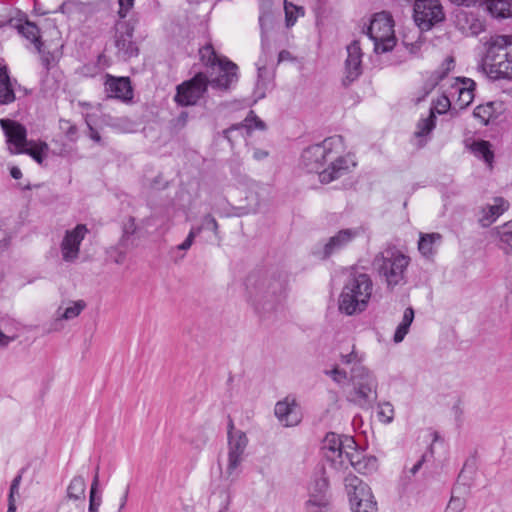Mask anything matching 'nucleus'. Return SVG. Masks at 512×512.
<instances>
[{"label": "nucleus", "mask_w": 512, "mask_h": 512, "mask_svg": "<svg viewBox=\"0 0 512 512\" xmlns=\"http://www.w3.org/2000/svg\"><path fill=\"white\" fill-rule=\"evenodd\" d=\"M137 232V225L133 217L127 218L122 227V236L119 240V246L126 249H132L136 246L135 233Z\"/></svg>", "instance_id": "obj_35"}, {"label": "nucleus", "mask_w": 512, "mask_h": 512, "mask_svg": "<svg viewBox=\"0 0 512 512\" xmlns=\"http://www.w3.org/2000/svg\"><path fill=\"white\" fill-rule=\"evenodd\" d=\"M349 381L353 387L351 400L365 404L376 399L377 381L374 375L363 365L352 367Z\"/></svg>", "instance_id": "obj_6"}, {"label": "nucleus", "mask_w": 512, "mask_h": 512, "mask_svg": "<svg viewBox=\"0 0 512 512\" xmlns=\"http://www.w3.org/2000/svg\"><path fill=\"white\" fill-rule=\"evenodd\" d=\"M410 257L395 247H388L374 258L373 265L389 287L405 283Z\"/></svg>", "instance_id": "obj_4"}, {"label": "nucleus", "mask_w": 512, "mask_h": 512, "mask_svg": "<svg viewBox=\"0 0 512 512\" xmlns=\"http://www.w3.org/2000/svg\"><path fill=\"white\" fill-rule=\"evenodd\" d=\"M367 35L373 42L376 53L392 50L396 45V37L391 15L386 12L376 13L370 21Z\"/></svg>", "instance_id": "obj_5"}, {"label": "nucleus", "mask_w": 512, "mask_h": 512, "mask_svg": "<svg viewBox=\"0 0 512 512\" xmlns=\"http://www.w3.org/2000/svg\"><path fill=\"white\" fill-rule=\"evenodd\" d=\"M90 128V137L96 141V142H99L100 141V135L99 133L94 130L92 127H89Z\"/></svg>", "instance_id": "obj_62"}, {"label": "nucleus", "mask_w": 512, "mask_h": 512, "mask_svg": "<svg viewBox=\"0 0 512 512\" xmlns=\"http://www.w3.org/2000/svg\"><path fill=\"white\" fill-rule=\"evenodd\" d=\"M502 104L498 101H490L485 104L478 105L473 112L475 118L479 119L481 124L487 125L489 121L496 117Z\"/></svg>", "instance_id": "obj_32"}, {"label": "nucleus", "mask_w": 512, "mask_h": 512, "mask_svg": "<svg viewBox=\"0 0 512 512\" xmlns=\"http://www.w3.org/2000/svg\"><path fill=\"white\" fill-rule=\"evenodd\" d=\"M435 114L433 110L429 111V114L426 117L421 118L416 126V130L414 132V136L419 139V144L422 146L427 141V136L432 132L435 128Z\"/></svg>", "instance_id": "obj_33"}, {"label": "nucleus", "mask_w": 512, "mask_h": 512, "mask_svg": "<svg viewBox=\"0 0 512 512\" xmlns=\"http://www.w3.org/2000/svg\"><path fill=\"white\" fill-rule=\"evenodd\" d=\"M268 156V152L261 150V149H255L253 152V158L256 160H263Z\"/></svg>", "instance_id": "obj_57"}, {"label": "nucleus", "mask_w": 512, "mask_h": 512, "mask_svg": "<svg viewBox=\"0 0 512 512\" xmlns=\"http://www.w3.org/2000/svg\"><path fill=\"white\" fill-rule=\"evenodd\" d=\"M326 375L330 376L333 381H335L339 385H344L347 383L350 377H348L347 373L344 370L339 369L338 367L325 371Z\"/></svg>", "instance_id": "obj_49"}, {"label": "nucleus", "mask_w": 512, "mask_h": 512, "mask_svg": "<svg viewBox=\"0 0 512 512\" xmlns=\"http://www.w3.org/2000/svg\"><path fill=\"white\" fill-rule=\"evenodd\" d=\"M60 129L70 141H75L77 138V128L68 120H60Z\"/></svg>", "instance_id": "obj_48"}, {"label": "nucleus", "mask_w": 512, "mask_h": 512, "mask_svg": "<svg viewBox=\"0 0 512 512\" xmlns=\"http://www.w3.org/2000/svg\"><path fill=\"white\" fill-rule=\"evenodd\" d=\"M362 360L363 355L355 351L354 347L349 353L341 354V363L345 365H351V368L362 365Z\"/></svg>", "instance_id": "obj_46"}, {"label": "nucleus", "mask_w": 512, "mask_h": 512, "mask_svg": "<svg viewBox=\"0 0 512 512\" xmlns=\"http://www.w3.org/2000/svg\"><path fill=\"white\" fill-rule=\"evenodd\" d=\"M329 482L324 472L316 476L309 486V500L306 504L307 512H327Z\"/></svg>", "instance_id": "obj_13"}, {"label": "nucleus", "mask_w": 512, "mask_h": 512, "mask_svg": "<svg viewBox=\"0 0 512 512\" xmlns=\"http://www.w3.org/2000/svg\"><path fill=\"white\" fill-rule=\"evenodd\" d=\"M199 234H200V229H191L189 231L186 239L181 244H179L176 248L178 250H182V251L188 250L192 246L195 237Z\"/></svg>", "instance_id": "obj_51"}, {"label": "nucleus", "mask_w": 512, "mask_h": 512, "mask_svg": "<svg viewBox=\"0 0 512 512\" xmlns=\"http://www.w3.org/2000/svg\"><path fill=\"white\" fill-rule=\"evenodd\" d=\"M15 100L13 83L6 65H0V104H10Z\"/></svg>", "instance_id": "obj_27"}, {"label": "nucleus", "mask_w": 512, "mask_h": 512, "mask_svg": "<svg viewBox=\"0 0 512 512\" xmlns=\"http://www.w3.org/2000/svg\"><path fill=\"white\" fill-rule=\"evenodd\" d=\"M216 66L218 68V75L210 81L208 80V83L213 88L228 89L237 81V65L227 59H224Z\"/></svg>", "instance_id": "obj_22"}, {"label": "nucleus", "mask_w": 512, "mask_h": 512, "mask_svg": "<svg viewBox=\"0 0 512 512\" xmlns=\"http://www.w3.org/2000/svg\"><path fill=\"white\" fill-rule=\"evenodd\" d=\"M129 249H126L124 247L119 246V244L111 250V257L113 258L114 262L117 264L124 263L126 259V253Z\"/></svg>", "instance_id": "obj_52"}, {"label": "nucleus", "mask_w": 512, "mask_h": 512, "mask_svg": "<svg viewBox=\"0 0 512 512\" xmlns=\"http://www.w3.org/2000/svg\"><path fill=\"white\" fill-rule=\"evenodd\" d=\"M351 465L356 471L362 474H372L378 469V460L375 456L364 455L356 447L347 454L346 466Z\"/></svg>", "instance_id": "obj_23"}, {"label": "nucleus", "mask_w": 512, "mask_h": 512, "mask_svg": "<svg viewBox=\"0 0 512 512\" xmlns=\"http://www.w3.org/2000/svg\"><path fill=\"white\" fill-rule=\"evenodd\" d=\"M345 491L350 506L359 502V499L373 498L371 488L359 477L349 474L344 478Z\"/></svg>", "instance_id": "obj_21"}, {"label": "nucleus", "mask_w": 512, "mask_h": 512, "mask_svg": "<svg viewBox=\"0 0 512 512\" xmlns=\"http://www.w3.org/2000/svg\"><path fill=\"white\" fill-rule=\"evenodd\" d=\"M362 50L360 43L354 40L347 46V58L345 61L344 84L348 85L355 81L362 73Z\"/></svg>", "instance_id": "obj_19"}, {"label": "nucleus", "mask_w": 512, "mask_h": 512, "mask_svg": "<svg viewBox=\"0 0 512 512\" xmlns=\"http://www.w3.org/2000/svg\"><path fill=\"white\" fill-rule=\"evenodd\" d=\"M509 203L502 197L493 198L492 203L482 207L479 215V223L482 227H488L494 223L507 209Z\"/></svg>", "instance_id": "obj_24"}, {"label": "nucleus", "mask_w": 512, "mask_h": 512, "mask_svg": "<svg viewBox=\"0 0 512 512\" xmlns=\"http://www.w3.org/2000/svg\"><path fill=\"white\" fill-rule=\"evenodd\" d=\"M344 151L342 136L326 138L322 143L307 147L301 155V166L309 173H317L321 183L328 184L346 173L350 168Z\"/></svg>", "instance_id": "obj_1"}, {"label": "nucleus", "mask_w": 512, "mask_h": 512, "mask_svg": "<svg viewBox=\"0 0 512 512\" xmlns=\"http://www.w3.org/2000/svg\"><path fill=\"white\" fill-rule=\"evenodd\" d=\"M40 54L43 64L48 68V66L50 65V60L52 59L51 54L49 52L46 53L42 49Z\"/></svg>", "instance_id": "obj_58"}, {"label": "nucleus", "mask_w": 512, "mask_h": 512, "mask_svg": "<svg viewBox=\"0 0 512 512\" xmlns=\"http://www.w3.org/2000/svg\"><path fill=\"white\" fill-rule=\"evenodd\" d=\"M0 125L7 138L10 153L19 154L18 150L24 149L30 143L27 140L26 128L22 124L10 119H1Z\"/></svg>", "instance_id": "obj_15"}, {"label": "nucleus", "mask_w": 512, "mask_h": 512, "mask_svg": "<svg viewBox=\"0 0 512 512\" xmlns=\"http://www.w3.org/2000/svg\"><path fill=\"white\" fill-rule=\"evenodd\" d=\"M18 32L27 40H29L37 50L38 53H41V47L43 43L41 41L39 28L32 22L26 21L23 24H19L17 26Z\"/></svg>", "instance_id": "obj_34"}, {"label": "nucleus", "mask_w": 512, "mask_h": 512, "mask_svg": "<svg viewBox=\"0 0 512 512\" xmlns=\"http://www.w3.org/2000/svg\"><path fill=\"white\" fill-rule=\"evenodd\" d=\"M426 461V454H423L420 459L410 468L411 475H415Z\"/></svg>", "instance_id": "obj_56"}, {"label": "nucleus", "mask_w": 512, "mask_h": 512, "mask_svg": "<svg viewBox=\"0 0 512 512\" xmlns=\"http://www.w3.org/2000/svg\"><path fill=\"white\" fill-rule=\"evenodd\" d=\"M191 229H200V233L203 231V230H211L214 232L215 235H217L218 233V223L216 221V219L210 215V214H207L203 217L202 219V223L200 226L198 227H192Z\"/></svg>", "instance_id": "obj_47"}, {"label": "nucleus", "mask_w": 512, "mask_h": 512, "mask_svg": "<svg viewBox=\"0 0 512 512\" xmlns=\"http://www.w3.org/2000/svg\"><path fill=\"white\" fill-rule=\"evenodd\" d=\"M457 21L461 29L471 35L480 34L485 28L482 20L466 12H460L457 14Z\"/></svg>", "instance_id": "obj_29"}, {"label": "nucleus", "mask_w": 512, "mask_h": 512, "mask_svg": "<svg viewBox=\"0 0 512 512\" xmlns=\"http://www.w3.org/2000/svg\"><path fill=\"white\" fill-rule=\"evenodd\" d=\"M208 78L203 73L196 74L191 80L177 87L175 101L181 106L195 105L207 89Z\"/></svg>", "instance_id": "obj_11"}, {"label": "nucleus", "mask_w": 512, "mask_h": 512, "mask_svg": "<svg viewBox=\"0 0 512 512\" xmlns=\"http://www.w3.org/2000/svg\"><path fill=\"white\" fill-rule=\"evenodd\" d=\"M485 46L482 70L493 80L512 79V36H492Z\"/></svg>", "instance_id": "obj_2"}, {"label": "nucleus", "mask_w": 512, "mask_h": 512, "mask_svg": "<svg viewBox=\"0 0 512 512\" xmlns=\"http://www.w3.org/2000/svg\"><path fill=\"white\" fill-rule=\"evenodd\" d=\"M265 128V124L263 121H261L254 113L253 111H250L249 115L245 118L244 122L238 125H235L227 130L224 131L225 137L229 139V135L234 130H253V129H260L263 130Z\"/></svg>", "instance_id": "obj_38"}, {"label": "nucleus", "mask_w": 512, "mask_h": 512, "mask_svg": "<svg viewBox=\"0 0 512 512\" xmlns=\"http://www.w3.org/2000/svg\"><path fill=\"white\" fill-rule=\"evenodd\" d=\"M476 83L471 78L457 77L453 79L447 93L451 96L455 108L464 109L475 97Z\"/></svg>", "instance_id": "obj_14"}, {"label": "nucleus", "mask_w": 512, "mask_h": 512, "mask_svg": "<svg viewBox=\"0 0 512 512\" xmlns=\"http://www.w3.org/2000/svg\"><path fill=\"white\" fill-rule=\"evenodd\" d=\"M99 487V467L96 468L90 493H89V509L88 512H98L100 505L102 503V495L101 492L98 490Z\"/></svg>", "instance_id": "obj_39"}, {"label": "nucleus", "mask_w": 512, "mask_h": 512, "mask_svg": "<svg viewBox=\"0 0 512 512\" xmlns=\"http://www.w3.org/2000/svg\"><path fill=\"white\" fill-rule=\"evenodd\" d=\"M413 17L416 25L427 31L444 20V12L439 0H416Z\"/></svg>", "instance_id": "obj_10"}, {"label": "nucleus", "mask_w": 512, "mask_h": 512, "mask_svg": "<svg viewBox=\"0 0 512 512\" xmlns=\"http://www.w3.org/2000/svg\"><path fill=\"white\" fill-rule=\"evenodd\" d=\"M352 512H377L378 506L373 498L359 499V502L350 506Z\"/></svg>", "instance_id": "obj_44"}, {"label": "nucleus", "mask_w": 512, "mask_h": 512, "mask_svg": "<svg viewBox=\"0 0 512 512\" xmlns=\"http://www.w3.org/2000/svg\"><path fill=\"white\" fill-rule=\"evenodd\" d=\"M377 413L380 421L390 423L394 418V407L389 402L381 403Z\"/></svg>", "instance_id": "obj_45"}, {"label": "nucleus", "mask_w": 512, "mask_h": 512, "mask_svg": "<svg viewBox=\"0 0 512 512\" xmlns=\"http://www.w3.org/2000/svg\"><path fill=\"white\" fill-rule=\"evenodd\" d=\"M10 175L14 179H20L22 177V172H21L20 168L14 166L10 169Z\"/></svg>", "instance_id": "obj_60"}, {"label": "nucleus", "mask_w": 512, "mask_h": 512, "mask_svg": "<svg viewBox=\"0 0 512 512\" xmlns=\"http://www.w3.org/2000/svg\"><path fill=\"white\" fill-rule=\"evenodd\" d=\"M486 9L494 18H512V0H486Z\"/></svg>", "instance_id": "obj_31"}, {"label": "nucleus", "mask_w": 512, "mask_h": 512, "mask_svg": "<svg viewBox=\"0 0 512 512\" xmlns=\"http://www.w3.org/2000/svg\"><path fill=\"white\" fill-rule=\"evenodd\" d=\"M442 239L440 233H420L418 251L421 256L428 260L433 259L442 243Z\"/></svg>", "instance_id": "obj_26"}, {"label": "nucleus", "mask_w": 512, "mask_h": 512, "mask_svg": "<svg viewBox=\"0 0 512 512\" xmlns=\"http://www.w3.org/2000/svg\"><path fill=\"white\" fill-rule=\"evenodd\" d=\"M465 508V500L461 497L452 496L445 512H462Z\"/></svg>", "instance_id": "obj_50"}, {"label": "nucleus", "mask_w": 512, "mask_h": 512, "mask_svg": "<svg viewBox=\"0 0 512 512\" xmlns=\"http://www.w3.org/2000/svg\"><path fill=\"white\" fill-rule=\"evenodd\" d=\"M285 290L284 280H269L261 283V286L256 292V297L263 299H273L282 295Z\"/></svg>", "instance_id": "obj_30"}, {"label": "nucleus", "mask_w": 512, "mask_h": 512, "mask_svg": "<svg viewBox=\"0 0 512 512\" xmlns=\"http://www.w3.org/2000/svg\"><path fill=\"white\" fill-rule=\"evenodd\" d=\"M133 28L126 22H120L116 25L115 46L118 55L127 60L137 56L138 48L132 40Z\"/></svg>", "instance_id": "obj_17"}, {"label": "nucleus", "mask_w": 512, "mask_h": 512, "mask_svg": "<svg viewBox=\"0 0 512 512\" xmlns=\"http://www.w3.org/2000/svg\"><path fill=\"white\" fill-rule=\"evenodd\" d=\"M355 447V441L349 436H340L336 433H328L322 444L324 457L336 469L346 467L347 454Z\"/></svg>", "instance_id": "obj_8"}, {"label": "nucleus", "mask_w": 512, "mask_h": 512, "mask_svg": "<svg viewBox=\"0 0 512 512\" xmlns=\"http://www.w3.org/2000/svg\"><path fill=\"white\" fill-rule=\"evenodd\" d=\"M13 339L7 335H5L1 330H0V346L2 347H5L7 346Z\"/></svg>", "instance_id": "obj_59"}, {"label": "nucleus", "mask_w": 512, "mask_h": 512, "mask_svg": "<svg viewBox=\"0 0 512 512\" xmlns=\"http://www.w3.org/2000/svg\"><path fill=\"white\" fill-rule=\"evenodd\" d=\"M284 11L287 27L293 26L296 23L299 15L304 14V10L302 7H298L287 0L284 1Z\"/></svg>", "instance_id": "obj_42"}, {"label": "nucleus", "mask_w": 512, "mask_h": 512, "mask_svg": "<svg viewBox=\"0 0 512 512\" xmlns=\"http://www.w3.org/2000/svg\"><path fill=\"white\" fill-rule=\"evenodd\" d=\"M105 92L109 98L129 102L133 98V89L128 77H115L110 74L105 76Z\"/></svg>", "instance_id": "obj_18"}, {"label": "nucleus", "mask_w": 512, "mask_h": 512, "mask_svg": "<svg viewBox=\"0 0 512 512\" xmlns=\"http://www.w3.org/2000/svg\"><path fill=\"white\" fill-rule=\"evenodd\" d=\"M201 60L207 65L211 67H215L217 64H219L220 61H223L224 59H220L215 51L212 45L208 44L205 45L203 48L199 51Z\"/></svg>", "instance_id": "obj_43"}, {"label": "nucleus", "mask_w": 512, "mask_h": 512, "mask_svg": "<svg viewBox=\"0 0 512 512\" xmlns=\"http://www.w3.org/2000/svg\"><path fill=\"white\" fill-rule=\"evenodd\" d=\"M49 150L48 144L45 142H34L30 143L22 150H18L19 154H27L31 156L38 164H42L44 158L47 156Z\"/></svg>", "instance_id": "obj_36"}, {"label": "nucleus", "mask_w": 512, "mask_h": 512, "mask_svg": "<svg viewBox=\"0 0 512 512\" xmlns=\"http://www.w3.org/2000/svg\"><path fill=\"white\" fill-rule=\"evenodd\" d=\"M86 303L83 300L70 301L67 306H59L55 313V319L51 324L49 331H57L61 329L60 322L62 320H72L80 315L85 309Z\"/></svg>", "instance_id": "obj_25"}, {"label": "nucleus", "mask_w": 512, "mask_h": 512, "mask_svg": "<svg viewBox=\"0 0 512 512\" xmlns=\"http://www.w3.org/2000/svg\"><path fill=\"white\" fill-rule=\"evenodd\" d=\"M414 320V310L411 307L405 309L403 317L399 325L397 326L393 340L395 343H400L404 340L405 336L409 332V328Z\"/></svg>", "instance_id": "obj_37"}, {"label": "nucleus", "mask_w": 512, "mask_h": 512, "mask_svg": "<svg viewBox=\"0 0 512 512\" xmlns=\"http://www.w3.org/2000/svg\"><path fill=\"white\" fill-rule=\"evenodd\" d=\"M86 481L82 476H75L71 479L67 487V498L73 501H80L81 508L79 512H84Z\"/></svg>", "instance_id": "obj_28"}, {"label": "nucleus", "mask_w": 512, "mask_h": 512, "mask_svg": "<svg viewBox=\"0 0 512 512\" xmlns=\"http://www.w3.org/2000/svg\"><path fill=\"white\" fill-rule=\"evenodd\" d=\"M248 445L246 434L235 429L232 420L228 423V463L226 467V475L234 480L239 475V468L244 460L245 450Z\"/></svg>", "instance_id": "obj_7"}, {"label": "nucleus", "mask_w": 512, "mask_h": 512, "mask_svg": "<svg viewBox=\"0 0 512 512\" xmlns=\"http://www.w3.org/2000/svg\"><path fill=\"white\" fill-rule=\"evenodd\" d=\"M15 511H16V507L14 504V500H9V507H8L7 512H15Z\"/></svg>", "instance_id": "obj_64"}, {"label": "nucleus", "mask_w": 512, "mask_h": 512, "mask_svg": "<svg viewBox=\"0 0 512 512\" xmlns=\"http://www.w3.org/2000/svg\"><path fill=\"white\" fill-rule=\"evenodd\" d=\"M496 233L500 238V248L506 254H512V220L496 228Z\"/></svg>", "instance_id": "obj_41"}, {"label": "nucleus", "mask_w": 512, "mask_h": 512, "mask_svg": "<svg viewBox=\"0 0 512 512\" xmlns=\"http://www.w3.org/2000/svg\"><path fill=\"white\" fill-rule=\"evenodd\" d=\"M89 230L85 224H77L74 228L66 230L60 244L61 256L64 262H75L80 253V245Z\"/></svg>", "instance_id": "obj_12"}, {"label": "nucleus", "mask_w": 512, "mask_h": 512, "mask_svg": "<svg viewBox=\"0 0 512 512\" xmlns=\"http://www.w3.org/2000/svg\"><path fill=\"white\" fill-rule=\"evenodd\" d=\"M452 103L453 101L448 93L438 101V107L436 108L437 112L440 114L444 113L451 106Z\"/></svg>", "instance_id": "obj_54"}, {"label": "nucleus", "mask_w": 512, "mask_h": 512, "mask_svg": "<svg viewBox=\"0 0 512 512\" xmlns=\"http://www.w3.org/2000/svg\"><path fill=\"white\" fill-rule=\"evenodd\" d=\"M127 497H128V490L125 491L124 495L121 498L120 507H119L120 510L123 509L124 506L126 505Z\"/></svg>", "instance_id": "obj_63"}, {"label": "nucleus", "mask_w": 512, "mask_h": 512, "mask_svg": "<svg viewBox=\"0 0 512 512\" xmlns=\"http://www.w3.org/2000/svg\"><path fill=\"white\" fill-rule=\"evenodd\" d=\"M360 233L358 228L342 229L331 236L317 254L322 258H328L346 248Z\"/></svg>", "instance_id": "obj_16"}, {"label": "nucleus", "mask_w": 512, "mask_h": 512, "mask_svg": "<svg viewBox=\"0 0 512 512\" xmlns=\"http://www.w3.org/2000/svg\"><path fill=\"white\" fill-rule=\"evenodd\" d=\"M471 149L476 157L483 159L484 162L488 165V167L490 169L492 168L494 154L491 150V145L488 141H476L472 144Z\"/></svg>", "instance_id": "obj_40"}, {"label": "nucleus", "mask_w": 512, "mask_h": 512, "mask_svg": "<svg viewBox=\"0 0 512 512\" xmlns=\"http://www.w3.org/2000/svg\"><path fill=\"white\" fill-rule=\"evenodd\" d=\"M373 283L367 274L360 273L350 277L339 297V310L346 315L364 311L372 295Z\"/></svg>", "instance_id": "obj_3"}, {"label": "nucleus", "mask_w": 512, "mask_h": 512, "mask_svg": "<svg viewBox=\"0 0 512 512\" xmlns=\"http://www.w3.org/2000/svg\"><path fill=\"white\" fill-rule=\"evenodd\" d=\"M274 412L279 422L286 427L296 426L301 421L300 407L294 398L286 397L277 402Z\"/></svg>", "instance_id": "obj_20"}, {"label": "nucleus", "mask_w": 512, "mask_h": 512, "mask_svg": "<svg viewBox=\"0 0 512 512\" xmlns=\"http://www.w3.org/2000/svg\"><path fill=\"white\" fill-rule=\"evenodd\" d=\"M20 481H21V476H17L12 481L11 486H10L9 500H14V494L18 492Z\"/></svg>", "instance_id": "obj_55"}, {"label": "nucleus", "mask_w": 512, "mask_h": 512, "mask_svg": "<svg viewBox=\"0 0 512 512\" xmlns=\"http://www.w3.org/2000/svg\"><path fill=\"white\" fill-rule=\"evenodd\" d=\"M119 2V11L118 14L120 18H125L128 11L132 8L134 4V0H118Z\"/></svg>", "instance_id": "obj_53"}, {"label": "nucleus", "mask_w": 512, "mask_h": 512, "mask_svg": "<svg viewBox=\"0 0 512 512\" xmlns=\"http://www.w3.org/2000/svg\"><path fill=\"white\" fill-rule=\"evenodd\" d=\"M289 57H290V53L286 50H282L278 54V61L279 62L284 61V60L288 59Z\"/></svg>", "instance_id": "obj_61"}, {"label": "nucleus", "mask_w": 512, "mask_h": 512, "mask_svg": "<svg viewBox=\"0 0 512 512\" xmlns=\"http://www.w3.org/2000/svg\"><path fill=\"white\" fill-rule=\"evenodd\" d=\"M259 25L261 29V55L256 62L259 77L266 69V65L273 59L274 51L272 50L269 32L274 28V18L270 12V4L263 2L260 5Z\"/></svg>", "instance_id": "obj_9"}]
</instances>
